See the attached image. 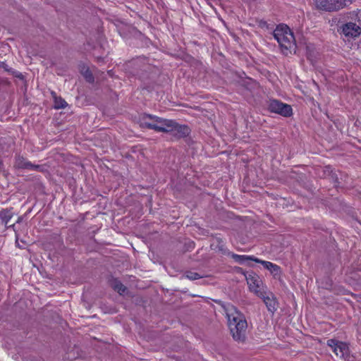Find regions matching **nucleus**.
Instances as JSON below:
<instances>
[{
    "mask_svg": "<svg viewBox=\"0 0 361 361\" xmlns=\"http://www.w3.org/2000/svg\"><path fill=\"white\" fill-rule=\"evenodd\" d=\"M137 122L141 128L154 130L157 132L172 133L176 121L144 113L140 115Z\"/></svg>",
    "mask_w": 361,
    "mask_h": 361,
    "instance_id": "1",
    "label": "nucleus"
},
{
    "mask_svg": "<svg viewBox=\"0 0 361 361\" xmlns=\"http://www.w3.org/2000/svg\"><path fill=\"white\" fill-rule=\"evenodd\" d=\"M274 37L276 39L284 55L295 51L296 43L293 33L288 26L280 24L273 32Z\"/></svg>",
    "mask_w": 361,
    "mask_h": 361,
    "instance_id": "2",
    "label": "nucleus"
},
{
    "mask_svg": "<svg viewBox=\"0 0 361 361\" xmlns=\"http://www.w3.org/2000/svg\"><path fill=\"white\" fill-rule=\"evenodd\" d=\"M216 304L220 305L225 312L228 319L229 328L233 326L235 324H238L240 321L246 320L245 315L240 312L236 307L231 303H225L221 300H214Z\"/></svg>",
    "mask_w": 361,
    "mask_h": 361,
    "instance_id": "3",
    "label": "nucleus"
},
{
    "mask_svg": "<svg viewBox=\"0 0 361 361\" xmlns=\"http://www.w3.org/2000/svg\"><path fill=\"white\" fill-rule=\"evenodd\" d=\"M355 0H314L316 7L325 11H336L350 5Z\"/></svg>",
    "mask_w": 361,
    "mask_h": 361,
    "instance_id": "4",
    "label": "nucleus"
},
{
    "mask_svg": "<svg viewBox=\"0 0 361 361\" xmlns=\"http://www.w3.org/2000/svg\"><path fill=\"white\" fill-rule=\"evenodd\" d=\"M236 269L238 273L243 274L245 276L248 287L251 291L258 295L264 290L262 288V281L256 273L253 271L246 273L240 267H237Z\"/></svg>",
    "mask_w": 361,
    "mask_h": 361,
    "instance_id": "5",
    "label": "nucleus"
},
{
    "mask_svg": "<svg viewBox=\"0 0 361 361\" xmlns=\"http://www.w3.org/2000/svg\"><path fill=\"white\" fill-rule=\"evenodd\" d=\"M267 109L271 113L279 114L283 117H290L293 115V109L290 105L283 103L278 99H269Z\"/></svg>",
    "mask_w": 361,
    "mask_h": 361,
    "instance_id": "6",
    "label": "nucleus"
},
{
    "mask_svg": "<svg viewBox=\"0 0 361 361\" xmlns=\"http://www.w3.org/2000/svg\"><path fill=\"white\" fill-rule=\"evenodd\" d=\"M361 25L357 22H348L338 28V32L348 38L355 39L361 35Z\"/></svg>",
    "mask_w": 361,
    "mask_h": 361,
    "instance_id": "7",
    "label": "nucleus"
},
{
    "mask_svg": "<svg viewBox=\"0 0 361 361\" xmlns=\"http://www.w3.org/2000/svg\"><path fill=\"white\" fill-rule=\"evenodd\" d=\"M329 347L331 348L333 352L341 357H348L350 354L348 345L343 341H339L335 338L329 339L326 342Z\"/></svg>",
    "mask_w": 361,
    "mask_h": 361,
    "instance_id": "8",
    "label": "nucleus"
},
{
    "mask_svg": "<svg viewBox=\"0 0 361 361\" xmlns=\"http://www.w3.org/2000/svg\"><path fill=\"white\" fill-rule=\"evenodd\" d=\"M247 323L246 320H241L238 324H235L233 326L229 328L233 338L238 342L244 343L246 340V331Z\"/></svg>",
    "mask_w": 361,
    "mask_h": 361,
    "instance_id": "9",
    "label": "nucleus"
},
{
    "mask_svg": "<svg viewBox=\"0 0 361 361\" xmlns=\"http://www.w3.org/2000/svg\"><path fill=\"white\" fill-rule=\"evenodd\" d=\"M267 295V293L263 290L261 293H259L257 296L261 298L264 302L265 303L268 311L271 313H274L277 310V302L276 298L274 297L272 293Z\"/></svg>",
    "mask_w": 361,
    "mask_h": 361,
    "instance_id": "10",
    "label": "nucleus"
},
{
    "mask_svg": "<svg viewBox=\"0 0 361 361\" xmlns=\"http://www.w3.org/2000/svg\"><path fill=\"white\" fill-rule=\"evenodd\" d=\"M191 130L187 125L179 124L176 122L171 135L176 139L179 140L188 137L190 134Z\"/></svg>",
    "mask_w": 361,
    "mask_h": 361,
    "instance_id": "11",
    "label": "nucleus"
},
{
    "mask_svg": "<svg viewBox=\"0 0 361 361\" xmlns=\"http://www.w3.org/2000/svg\"><path fill=\"white\" fill-rule=\"evenodd\" d=\"M31 162L27 161L23 156L17 155L15 157L14 166L19 169H29Z\"/></svg>",
    "mask_w": 361,
    "mask_h": 361,
    "instance_id": "12",
    "label": "nucleus"
},
{
    "mask_svg": "<svg viewBox=\"0 0 361 361\" xmlns=\"http://www.w3.org/2000/svg\"><path fill=\"white\" fill-rule=\"evenodd\" d=\"M227 253V252H226ZM228 256H230L235 262L243 264L247 261H252L254 262V259L255 258V256H248V255H240L235 254L233 252H228Z\"/></svg>",
    "mask_w": 361,
    "mask_h": 361,
    "instance_id": "13",
    "label": "nucleus"
},
{
    "mask_svg": "<svg viewBox=\"0 0 361 361\" xmlns=\"http://www.w3.org/2000/svg\"><path fill=\"white\" fill-rule=\"evenodd\" d=\"M111 286L120 295L123 294L127 290V288L117 279H114L111 281Z\"/></svg>",
    "mask_w": 361,
    "mask_h": 361,
    "instance_id": "14",
    "label": "nucleus"
},
{
    "mask_svg": "<svg viewBox=\"0 0 361 361\" xmlns=\"http://www.w3.org/2000/svg\"><path fill=\"white\" fill-rule=\"evenodd\" d=\"M13 216V213L10 209H4L0 212V220L1 223L6 226Z\"/></svg>",
    "mask_w": 361,
    "mask_h": 361,
    "instance_id": "15",
    "label": "nucleus"
},
{
    "mask_svg": "<svg viewBox=\"0 0 361 361\" xmlns=\"http://www.w3.org/2000/svg\"><path fill=\"white\" fill-rule=\"evenodd\" d=\"M80 73L88 83L92 84L94 82V77L88 67L83 66L80 71Z\"/></svg>",
    "mask_w": 361,
    "mask_h": 361,
    "instance_id": "16",
    "label": "nucleus"
},
{
    "mask_svg": "<svg viewBox=\"0 0 361 361\" xmlns=\"http://www.w3.org/2000/svg\"><path fill=\"white\" fill-rule=\"evenodd\" d=\"M68 106L67 102L61 97H56L54 99V109H64Z\"/></svg>",
    "mask_w": 361,
    "mask_h": 361,
    "instance_id": "17",
    "label": "nucleus"
},
{
    "mask_svg": "<svg viewBox=\"0 0 361 361\" xmlns=\"http://www.w3.org/2000/svg\"><path fill=\"white\" fill-rule=\"evenodd\" d=\"M184 276L190 279V280H192V281H194V280H197V279H202L203 278V276L199 274L197 272H193V271H185Z\"/></svg>",
    "mask_w": 361,
    "mask_h": 361,
    "instance_id": "18",
    "label": "nucleus"
},
{
    "mask_svg": "<svg viewBox=\"0 0 361 361\" xmlns=\"http://www.w3.org/2000/svg\"><path fill=\"white\" fill-rule=\"evenodd\" d=\"M254 262L262 264L264 267L268 270L271 269V268H274V264L272 262L264 261L257 257L255 258ZM275 268L276 267H275Z\"/></svg>",
    "mask_w": 361,
    "mask_h": 361,
    "instance_id": "19",
    "label": "nucleus"
},
{
    "mask_svg": "<svg viewBox=\"0 0 361 361\" xmlns=\"http://www.w3.org/2000/svg\"><path fill=\"white\" fill-rule=\"evenodd\" d=\"M323 177L324 178L329 177L334 171L330 166H326L323 168Z\"/></svg>",
    "mask_w": 361,
    "mask_h": 361,
    "instance_id": "20",
    "label": "nucleus"
},
{
    "mask_svg": "<svg viewBox=\"0 0 361 361\" xmlns=\"http://www.w3.org/2000/svg\"><path fill=\"white\" fill-rule=\"evenodd\" d=\"M217 248H218L219 251H220L223 255H225L227 256H228V253H226V252H231V251H229L228 249H226L224 247V245L222 243V242L219 243V244L217 245Z\"/></svg>",
    "mask_w": 361,
    "mask_h": 361,
    "instance_id": "21",
    "label": "nucleus"
},
{
    "mask_svg": "<svg viewBox=\"0 0 361 361\" xmlns=\"http://www.w3.org/2000/svg\"><path fill=\"white\" fill-rule=\"evenodd\" d=\"M28 170H34V171H42V166L37 165V164H33L31 163V166H30Z\"/></svg>",
    "mask_w": 361,
    "mask_h": 361,
    "instance_id": "22",
    "label": "nucleus"
},
{
    "mask_svg": "<svg viewBox=\"0 0 361 361\" xmlns=\"http://www.w3.org/2000/svg\"><path fill=\"white\" fill-rule=\"evenodd\" d=\"M329 178L335 183H339L338 180V177H337V174L335 173V172H333L329 176Z\"/></svg>",
    "mask_w": 361,
    "mask_h": 361,
    "instance_id": "23",
    "label": "nucleus"
},
{
    "mask_svg": "<svg viewBox=\"0 0 361 361\" xmlns=\"http://www.w3.org/2000/svg\"><path fill=\"white\" fill-rule=\"evenodd\" d=\"M274 267H276V268H275V267L274 268H271V269H270L269 271L272 274H277L278 272L280 270V267L278 265L275 264H274Z\"/></svg>",
    "mask_w": 361,
    "mask_h": 361,
    "instance_id": "24",
    "label": "nucleus"
},
{
    "mask_svg": "<svg viewBox=\"0 0 361 361\" xmlns=\"http://www.w3.org/2000/svg\"><path fill=\"white\" fill-rule=\"evenodd\" d=\"M12 74H13V75H14L16 78H18L20 79H23V75L21 73L13 71Z\"/></svg>",
    "mask_w": 361,
    "mask_h": 361,
    "instance_id": "25",
    "label": "nucleus"
},
{
    "mask_svg": "<svg viewBox=\"0 0 361 361\" xmlns=\"http://www.w3.org/2000/svg\"><path fill=\"white\" fill-rule=\"evenodd\" d=\"M2 67L8 72H11L12 73V68H8V66L7 64H6L5 63H3L2 64Z\"/></svg>",
    "mask_w": 361,
    "mask_h": 361,
    "instance_id": "26",
    "label": "nucleus"
},
{
    "mask_svg": "<svg viewBox=\"0 0 361 361\" xmlns=\"http://www.w3.org/2000/svg\"><path fill=\"white\" fill-rule=\"evenodd\" d=\"M51 94L52 97L54 98V100L55 99V98H56V97H59L56 95V92H54V91H52V92H51Z\"/></svg>",
    "mask_w": 361,
    "mask_h": 361,
    "instance_id": "27",
    "label": "nucleus"
},
{
    "mask_svg": "<svg viewBox=\"0 0 361 361\" xmlns=\"http://www.w3.org/2000/svg\"><path fill=\"white\" fill-rule=\"evenodd\" d=\"M149 123H155V124H157V125H158V126L163 127V126H162V125H163V123H156V122H154V121H152V122H149Z\"/></svg>",
    "mask_w": 361,
    "mask_h": 361,
    "instance_id": "28",
    "label": "nucleus"
},
{
    "mask_svg": "<svg viewBox=\"0 0 361 361\" xmlns=\"http://www.w3.org/2000/svg\"><path fill=\"white\" fill-rule=\"evenodd\" d=\"M267 25V22H266V21H261V22H260V25H261V26H264V25Z\"/></svg>",
    "mask_w": 361,
    "mask_h": 361,
    "instance_id": "29",
    "label": "nucleus"
},
{
    "mask_svg": "<svg viewBox=\"0 0 361 361\" xmlns=\"http://www.w3.org/2000/svg\"><path fill=\"white\" fill-rule=\"evenodd\" d=\"M97 61H99H99H104V59H103L102 57H100V56H99V57H97Z\"/></svg>",
    "mask_w": 361,
    "mask_h": 361,
    "instance_id": "30",
    "label": "nucleus"
},
{
    "mask_svg": "<svg viewBox=\"0 0 361 361\" xmlns=\"http://www.w3.org/2000/svg\"><path fill=\"white\" fill-rule=\"evenodd\" d=\"M108 74L110 75V76H112L113 75V73H112V71H108Z\"/></svg>",
    "mask_w": 361,
    "mask_h": 361,
    "instance_id": "31",
    "label": "nucleus"
}]
</instances>
